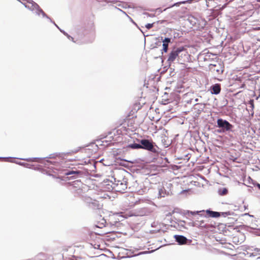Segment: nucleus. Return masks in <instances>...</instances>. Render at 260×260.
<instances>
[{
	"instance_id": "obj_9",
	"label": "nucleus",
	"mask_w": 260,
	"mask_h": 260,
	"mask_svg": "<svg viewBox=\"0 0 260 260\" xmlns=\"http://www.w3.org/2000/svg\"><path fill=\"white\" fill-rule=\"evenodd\" d=\"M211 93L212 94H219L221 91V86L220 84H215L211 87Z\"/></svg>"
},
{
	"instance_id": "obj_22",
	"label": "nucleus",
	"mask_w": 260,
	"mask_h": 260,
	"mask_svg": "<svg viewBox=\"0 0 260 260\" xmlns=\"http://www.w3.org/2000/svg\"><path fill=\"white\" fill-rule=\"evenodd\" d=\"M167 50H167V49L164 50V51H165L166 52L167 51Z\"/></svg>"
},
{
	"instance_id": "obj_18",
	"label": "nucleus",
	"mask_w": 260,
	"mask_h": 260,
	"mask_svg": "<svg viewBox=\"0 0 260 260\" xmlns=\"http://www.w3.org/2000/svg\"><path fill=\"white\" fill-rule=\"evenodd\" d=\"M73 174H78V173L77 172H75V171H70V172H67L66 174L67 175H72Z\"/></svg>"
},
{
	"instance_id": "obj_23",
	"label": "nucleus",
	"mask_w": 260,
	"mask_h": 260,
	"mask_svg": "<svg viewBox=\"0 0 260 260\" xmlns=\"http://www.w3.org/2000/svg\"><path fill=\"white\" fill-rule=\"evenodd\" d=\"M258 2H260V0H258Z\"/></svg>"
},
{
	"instance_id": "obj_13",
	"label": "nucleus",
	"mask_w": 260,
	"mask_h": 260,
	"mask_svg": "<svg viewBox=\"0 0 260 260\" xmlns=\"http://www.w3.org/2000/svg\"><path fill=\"white\" fill-rule=\"evenodd\" d=\"M198 222H199L198 223H196V224L199 226V227H201V228H206V229H208L209 228V225H207V224H204V221L203 220H201V221H198Z\"/></svg>"
},
{
	"instance_id": "obj_15",
	"label": "nucleus",
	"mask_w": 260,
	"mask_h": 260,
	"mask_svg": "<svg viewBox=\"0 0 260 260\" xmlns=\"http://www.w3.org/2000/svg\"><path fill=\"white\" fill-rule=\"evenodd\" d=\"M220 191L221 192H220V194L225 195L228 193V190L226 188H223Z\"/></svg>"
},
{
	"instance_id": "obj_5",
	"label": "nucleus",
	"mask_w": 260,
	"mask_h": 260,
	"mask_svg": "<svg viewBox=\"0 0 260 260\" xmlns=\"http://www.w3.org/2000/svg\"><path fill=\"white\" fill-rule=\"evenodd\" d=\"M247 253L250 256H256V260H260V248L248 249Z\"/></svg>"
},
{
	"instance_id": "obj_7",
	"label": "nucleus",
	"mask_w": 260,
	"mask_h": 260,
	"mask_svg": "<svg viewBox=\"0 0 260 260\" xmlns=\"http://www.w3.org/2000/svg\"><path fill=\"white\" fill-rule=\"evenodd\" d=\"M182 50H176L172 51L169 54L168 61L170 63L173 62L176 57L178 56L179 53Z\"/></svg>"
},
{
	"instance_id": "obj_6",
	"label": "nucleus",
	"mask_w": 260,
	"mask_h": 260,
	"mask_svg": "<svg viewBox=\"0 0 260 260\" xmlns=\"http://www.w3.org/2000/svg\"><path fill=\"white\" fill-rule=\"evenodd\" d=\"M141 144H142L143 149H145L148 150H151L153 148L152 143L148 140L143 139L141 140Z\"/></svg>"
},
{
	"instance_id": "obj_2",
	"label": "nucleus",
	"mask_w": 260,
	"mask_h": 260,
	"mask_svg": "<svg viewBox=\"0 0 260 260\" xmlns=\"http://www.w3.org/2000/svg\"><path fill=\"white\" fill-rule=\"evenodd\" d=\"M24 5L26 8L31 11L36 10L37 13L38 15L42 14L44 16L45 14L39 6L32 1H27V2L24 4Z\"/></svg>"
},
{
	"instance_id": "obj_12",
	"label": "nucleus",
	"mask_w": 260,
	"mask_h": 260,
	"mask_svg": "<svg viewBox=\"0 0 260 260\" xmlns=\"http://www.w3.org/2000/svg\"><path fill=\"white\" fill-rule=\"evenodd\" d=\"M171 42V39L165 38L162 41V47L163 49H168L169 43Z\"/></svg>"
},
{
	"instance_id": "obj_21",
	"label": "nucleus",
	"mask_w": 260,
	"mask_h": 260,
	"mask_svg": "<svg viewBox=\"0 0 260 260\" xmlns=\"http://www.w3.org/2000/svg\"><path fill=\"white\" fill-rule=\"evenodd\" d=\"M185 2H180L179 4H184L185 3Z\"/></svg>"
},
{
	"instance_id": "obj_10",
	"label": "nucleus",
	"mask_w": 260,
	"mask_h": 260,
	"mask_svg": "<svg viewBox=\"0 0 260 260\" xmlns=\"http://www.w3.org/2000/svg\"><path fill=\"white\" fill-rule=\"evenodd\" d=\"M175 238L176 241L180 244H184L187 242V238L183 236L176 235L175 236Z\"/></svg>"
},
{
	"instance_id": "obj_14",
	"label": "nucleus",
	"mask_w": 260,
	"mask_h": 260,
	"mask_svg": "<svg viewBox=\"0 0 260 260\" xmlns=\"http://www.w3.org/2000/svg\"><path fill=\"white\" fill-rule=\"evenodd\" d=\"M130 147L133 149H139L142 148V146L139 144L134 143L130 145Z\"/></svg>"
},
{
	"instance_id": "obj_4",
	"label": "nucleus",
	"mask_w": 260,
	"mask_h": 260,
	"mask_svg": "<svg viewBox=\"0 0 260 260\" xmlns=\"http://www.w3.org/2000/svg\"><path fill=\"white\" fill-rule=\"evenodd\" d=\"M137 116H131L130 115H127L124 120L122 123L124 125H126L127 127H133L135 123V119Z\"/></svg>"
},
{
	"instance_id": "obj_19",
	"label": "nucleus",
	"mask_w": 260,
	"mask_h": 260,
	"mask_svg": "<svg viewBox=\"0 0 260 260\" xmlns=\"http://www.w3.org/2000/svg\"><path fill=\"white\" fill-rule=\"evenodd\" d=\"M27 160L28 161H37V158H29V159H27Z\"/></svg>"
},
{
	"instance_id": "obj_20",
	"label": "nucleus",
	"mask_w": 260,
	"mask_h": 260,
	"mask_svg": "<svg viewBox=\"0 0 260 260\" xmlns=\"http://www.w3.org/2000/svg\"><path fill=\"white\" fill-rule=\"evenodd\" d=\"M256 186L260 189V184L257 183L256 184Z\"/></svg>"
},
{
	"instance_id": "obj_1",
	"label": "nucleus",
	"mask_w": 260,
	"mask_h": 260,
	"mask_svg": "<svg viewBox=\"0 0 260 260\" xmlns=\"http://www.w3.org/2000/svg\"><path fill=\"white\" fill-rule=\"evenodd\" d=\"M210 71L214 76H218L222 74L224 71V66L220 63L210 64L209 66Z\"/></svg>"
},
{
	"instance_id": "obj_3",
	"label": "nucleus",
	"mask_w": 260,
	"mask_h": 260,
	"mask_svg": "<svg viewBox=\"0 0 260 260\" xmlns=\"http://www.w3.org/2000/svg\"><path fill=\"white\" fill-rule=\"evenodd\" d=\"M217 123L218 127L222 128V132L230 131L233 128V125L225 120L218 119Z\"/></svg>"
},
{
	"instance_id": "obj_8",
	"label": "nucleus",
	"mask_w": 260,
	"mask_h": 260,
	"mask_svg": "<svg viewBox=\"0 0 260 260\" xmlns=\"http://www.w3.org/2000/svg\"><path fill=\"white\" fill-rule=\"evenodd\" d=\"M117 187V191L120 192L124 191L127 188V182L126 181L123 180V182H120L119 181L116 184Z\"/></svg>"
},
{
	"instance_id": "obj_11",
	"label": "nucleus",
	"mask_w": 260,
	"mask_h": 260,
	"mask_svg": "<svg viewBox=\"0 0 260 260\" xmlns=\"http://www.w3.org/2000/svg\"><path fill=\"white\" fill-rule=\"evenodd\" d=\"M207 214L211 217H218L220 216V213L217 212L212 211L209 210H206V211Z\"/></svg>"
},
{
	"instance_id": "obj_16",
	"label": "nucleus",
	"mask_w": 260,
	"mask_h": 260,
	"mask_svg": "<svg viewBox=\"0 0 260 260\" xmlns=\"http://www.w3.org/2000/svg\"><path fill=\"white\" fill-rule=\"evenodd\" d=\"M216 240L217 241H218L221 244H227L226 240L225 239H217Z\"/></svg>"
},
{
	"instance_id": "obj_17",
	"label": "nucleus",
	"mask_w": 260,
	"mask_h": 260,
	"mask_svg": "<svg viewBox=\"0 0 260 260\" xmlns=\"http://www.w3.org/2000/svg\"><path fill=\"white\" fill-rule=\"evenodd\" d=\"M154 23H148L145 25V27L147 29H150L153 26Z\"/></svg>"
}]
</instances>
